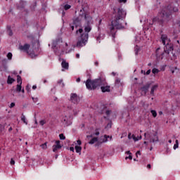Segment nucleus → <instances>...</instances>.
I'll return each mask as SVG.
<instances>
[{"label": "nucleus", "mask_w": 180, "mask_h": 180, "mask_svg": "<svg viewBox=\"0 0 180 180\" xmlns=\"http://www.w3.org/2000/svg\"><path fill=\"white\" fill-rule=\"evenodd\" d=\"M79 18H84L86 22L84 24V32L86 33L81 34L80 40L77 41V47H84V46H86V43H88V39L89 37L88 33L92 30L91 25H94V20L89 11H87L84 6H82L79 10Z\"/></svg>", "instance_id": "obj_1"}, {"label": "nucleus", "mask_w": 180, "mask_h": 180, "mask_svg": "<svg viewBox=\"0 0 180 180\" xmlns=\"http://www.w3.org/2000/svg\"><path fill=\"white\" fill-rule=\"evenodd\" d=\"M113 14L115 15L111 24L108 25V29L110 32V34L113 39L116 36V29H124L123 26V20L126 18V11L123 10L122 8H115L113 9Z\"/></svg>", "instance_id": "obj_2"}, {"label": "nucleus", "mask_w": 180, "mask_h": 180, "mask_svg": "<svg viewBox=\"0 0 180 180\" xmlns=\"http://www.w3.org/2000/svg\"><path fill=\"white\" fill-rule=\"evenodd\" d=\"M106 85V79L98 78L91 80V79H88L86 81V87L87 89L90 91L95 90L98 86H101V89L102 92H110V86H105Z\"/></svg>", "instance_id": "obj_3"}, {"label": "nucleus", "mask_w": 180, "mask_h": 180, "mask_svg": "<svg viewBox=\"0 0 180 180\" xmlns=\"http://www.w3.org/2000/svg\"><path fill=\"white\" fill-rule=\"evenodd\" d=\"M169 6L167 7H165V9L162 10L159 13L158 18H153L152 20V23L150 22L149 25H150V26H153V25H154V22H157V20L159 22L160 25H162V23H164V20L168 19V18L171 16V11H169Z\"/></svg>", "instance_id": "obj_4"}, {"label": "nucleus", "mask_w": 180, "mask_h": 180, "mask_svg": "<svg viewBox=\"0 0 180 180\" xmlns=\"http://www.w3.org/2000/svg\"><path fill=\"white\" fill-rule=\"evenodd\" d=\"M161 41L162 44L165 46V53H167V54H169V51H172V50H174V46H172V44H171V40L168 39V37L167 35L162 34Z\"/></svg>", "instance_id": "obj_5"}, {"label": "nucleus", "mask_w": 180, "mask_h": 180, "mask_svg": "<svg viewBox=\"0 0 180 180\" xmlns=\"http://www.w3.org/2000/svg\"><path fill=\"white\" fill-rule=\"evenodd\" d=\"M70 26L72 30H74L75 27L76 29H77L78 27H81L82 23L79 17H77L75 19H73L72 23H70Z\"/></svg>", "instance_id": "obj_6"}, {"label": "nucleus", "mask_w": 180, "mask_h": 180, "mask_svg": "<svg viewBox=\"0 0 180 180\" xmlns=\"http://www.w3.org/2000/svg\"><path fill=\"white\" fill-rule=\"evenodd\" d=\"M70 101L72 103H78L79 102V97L77 94H71L70 95Z\"/></svg>", "instance_id": "obj_7"}, {"label": "nucleus", "mask_w": 180, "mask_h": 180, "mask_svg": "<svg viewBox=\"0 0 180 180\" xmlns=\"http://www.w3.org/2000/svg\"><path fill=\"white\" fill-rule=\"evenodd\" d=\"M110 137V136H109V135H105L101 142L97 141V143L95 144V147H101V146H102V143H106L108 141V139H109Z\"/></svg>", "instance_id": "obj_8"}, {"label": "nucleus", "mask_w": 180, "mask_h": 180, "mask_svg": "<svg viewBox=\"0 0 180 180\" xmlns=\"http://www.w3.org/2000/svg\"><path fill=\"white\" fill-rule=\"evenodd\" d=\"M19 49L22 51H29V49H30V45L29 44H25L23 46L20 45L19 46Z\"/></svg>", "instance_id": "obj_9"}, {"label": "nucleus", "mask_w": 180, "mask_h": 180, "mask_svg": "<svg viewBox=\"0 0 180 180\" xmlns=\"http://www.w3.org/2000/svg\"><path fill=\"white\" fill-rule=\"evenodd\" d=\"M150 84H146L145 86L141 88L142 92H144L145 95L148 92V89H150Z\"/></svg>", "instance_id": "obj_10"}, {"label": "nucleus", "mask_w": 180, "mask_h": 180, "mask_svg": "<svg viewBox=\"0 0 180 180\" xmlns=\"http://www.w3.org/2000/svg\"><path fill=\"white\" fill-rule=\"evenodd\" d=\"M61 65H62V68H64V70H68V68H70V65L64 59H63V61L61 63Z\"/></svg>", "instance_id": "obj_11"}, {"label": "nucleus", "mask_w": 180, "mask_h": 180, "mask_svg": "<svg viewBox=\"0 0 180 180\" xmlns=\"http://www.w3.org/2000/svg\"><path fill=\"white\" fill-rule=\"evenodd\" d=\"M62 148L61 145H53V151L56 153L58 150H60Z\"/></svg>", "instance_id": "obj_12"}, {"label": "nucleus", "mask_w": 180, "mask_h": 180, "mask_svg": "<svg viewBox=\"0 0 180 180\" xmlns=\"http://www.w3.org/2000/svg\"><path fill=\"white\" fill-rule=\"evenodd\" d=\"M62 122L65 124L67 126H68V124H70V121L68 120V117L65 116L63 117Z\"/></svg>", "instance_id": "obj_13"}, {"label": "nucleus", "mask_w": 180, "mask_h": 180, "mask_svg": "<svg viewBox=\"0 0 180 180\" xmlns=\"http://www.w3.org/2000/svg\"><path fill=\"white\" fill-rule=\"evenodd\" d=\"M75 149L76 153L81 155V151L82 150V148L81 146H75Z\"/></svg>", "instance_id": "obj_14"}, {"label": "nucleus", "mask_w": 180, "mask_h": 180, "mask_svg": "<svg viewBox=\"0 0 180 180\" xmlns=\"http://www.w3.org/2000/svg\"><path fill=\"white\" fill-rule=\"evenodd\" d=\"M13 82H15V79L11 77V76L9 75L8 77L7 84H13Z\"/></svg>", "instance_id": "obj_15"}, {"label": "nucleus", "mask_w": 180, "mask_h": 180, "mask_svg": "<svg viewBox=\"0 0 180 180\" xmlns=\"http://www.w3.org/2000/svg\"><path fill=\"white\" fill-rule=\"evenodd\" d=\"M7 32L8 33V35L13 36V32H12L11 25L7 26Z\"/></svg>", "instance_id": "obj_16"}, {"label": "nucleus", "mask_w": 180, "mask_h": 180, "mask_svg": "<svg viewBox=\"0 0 180 180\" xmlns=\"http://www.w3.org/2000/svg\"><path fill=\"white\" fill-rule=\"evenodd\" d=\"M97 141L98 137H94L89 141V144H95V143H97Z\"/></svg>", "instance_id": "obj_17"}, {"label": "nucleus", "mask_w": 180, "mask_h": 180, "mask_svg": "<svg viewBox=\"0 0 180 180\" xmlns=\"http://www.w3.org/2000/svg\"><path fill=\"white\" fill-rule=\"evenodd\" d=\"M158 88V84H155L150 90V95H154V91Z\"/></svg>", "instance_id": "obj_18"}, {"label": "nucleus", "mask_w": 180, "mask_h": 180, "mask_svg": "<svg viewBox=\"0 0 180 180\" xmlns=\"http://www.w3.org/2000/svg\"><path fill=\"white\" fill-rule=\"evenodd\" d=\"M122 85V82H120V79L117 78L115 79V86H120Z\"/></svg>", "instance_id": "obj_19"}, {"label": "nucleus", "mask_w": 180, "mask_h": 180, "mask_svg": "<svg viewBox=\"0 0 180 180\" xmlns=\"http://www.w3.org/2000/svg\"><path fill=\"white\" fill-rule=\"evenodd\" d=\"M20 6H17L18 9H22V8H25V5H26V3H25L23 1H20Z\"/></svg>", "instance_id": "obj_20"}, {"label": "nucleus", "mask_w": 180, "mask_h": 180, "mask_svg": "<svg viewBox=\"0 0 180 180\" xmlns=\"http://www.w3.org/2000/svg\"><path fill=\"white\" fill-rule=\"evenodd\" d=\"M21 120L22 122H23V123H25V124H27V121H26V117L23 114H22L21 115Z\"/></svg>", "instance_id": "obj_21"}, {"label": "nucleus", "mask_w": 180, "mask_h": 180, "mask_svg": "<svg viewBox=\"0 0 180 180\" xmlns=\"http://www.w3.org/2000/svg\"><path fill=\"white\" fill-rule=\"evenodd\" d=\"M17 82L18 84L22 85V77H20V75H17Z\"/></svg>", "instance_id": "obj_22"}, {"label": "nucleus", "mask_w": 180, "mask_h": 180, "mask_svg": "<svg viewBox=\"0 0 180 180\" xmlns=\"http://www.w3.org/2000/svg\"><path fill=\"white\" fill-rule=\"evenodd\" d=\"M40 147H41V148L43 150H47V142H46V143H44L43 144H41Z\"/></svg>", "instance_id": "obj_23"}, {"label": "nucleus", "mask_w": 180, "mask_h": 180, "mask_svg": "<svg viewBox=\"0 0 180 180\" xmlns=\"http://www.w3.org/2000/svg\"><path fill=\"white\" fill-rule=\"evenodd\" d=\"M16 91L17 92H20V91H22V84H17Z\"/></svg>", "instance_id": "obj_24"}, {"label": "nucleus", "mask_w": 180, "mask_h": 180, "mask_svg": "<svg viewBox=\"0 0 180 180\" xmlns=\"http://www.w3.org/2000/svg\"><path fill=\"white\" fill-rule=\"evenodd\" d=\"M150 113H152L153 117H157V111H155V110H150Z\"/></svg>", "instance_id": "obj_25"}, {"label": "nucleus", "mask_w": 180, "mask_h": 180, "mask_svg": "<svg viewBox=\"0 0 180 180\" xmlns=\"http://www.w3.org/2000/svg\"><path fill=\"white\" fill-rule=\"evenodd\" d=\"M64 9H65V11H68V9H71V5H70V4H65V5L64 6Z\"/></svg>", "instance_id": "obj_26"}, {"label": "nucleus", "mask_w": 180, "mask_h": 180, "mask_svg": "<svg viewBox=\"0 0 180 180\" xmlns=\"http://www.w3.org/2000/svg\"><path fill=\"white\" fill-rule=\"evenodd\" d=\"M152 72H153V74H158L160 72V70L157 68H153L152 70Z\"/></svg>", "instance_id": "obj_27"}, {"label": "nucleus", "mask_w": 180, "mask_h": 180, "mask_svg": "<svg viewBox=\"0 0 180 180\" xmlns=\"http://www.w3.org/2000/svg\"><path fill=\"white\" fill-rule=\"evenodd\" d=\"M59 138H60V140H65V136H64V134H60Z\"/></svg>", "instance_id": "obj_28"}, {"label": "nucleus", "mask_w": 180, "mask_h": 180, "mask_svg": "<svg viewBox=\"0 0 180 180\" xmlns=\"http://www.w3.org/2000/svg\"><path fill=\"white\" fill-rule=\"evenodd\" d=\"M170 71H171L172 74H174L175 72V71H178V68H172L170 69Z\"/></svg>", "instance_id": "obj_29"}, {"label": "nucleus", "mask_w": 180, "mask_h": 180, "mask_svg": "<svg viewBox=\"0 0 180 180\" xmlns=\"http://www.w3.org/2000/svg\"><path fill=\"white\" fill-rule=\"evenodd\" d=\"M132 139H134V141H138V140H141V136L139 137V139H138L137 137H136V136H134V134H133Z\"/></svg>", "instance_id": "obj_30"}, {"label": "nucleus", "mask_w": 180, "mask_h": 180, "mask_svg": "<svg viewBox=\"0 0 180 180\" xmlns=\"http://www.w3.org/2000/svg\"><path fill=\"white\" fill-rule=\"evenodd\" d=\"M101 25H102V19L99 20V21H98V24L97 25L98 30H101Z\"/></svg>", "instance_id": "obj_31"}, {"label": "nucleus", "mask_w": 180, "mask_h": 180, "mask_svg": "<svg viewBox=\"0 0 180 180\" xmlns=\"http://www.w3.org/2000/svg\"><path fill=\"white\" fill-rule=\"evenodd\" d=\"M57 50L58 51H61V53H64V49L63 48V46H59V48H57Z\"/></svg>", "instance_id": "obj_32"}, {"label": "nucleus", "mask_w": 180, "mask_h": 180, "mask_svg": "<svg viewBox=\"0 0 180 180\" xmlns=\"http://www.w3.org/2000/svg\"><path fill=\"white\" fill-rule=\"evenodd\" d=\"M32 99L34 103H37V102H39L38 98L32 97Z\"/></svg>", "instance_id": "obj_33"}, {"label": "nucleus", "mask_w": 180, "mask_h": 180, "mask_svg": "<svg viewBox=\"0 0 180 180\" xmlns=\"http://www.w3.org/2000/svg\"><path fill=\"white\" fill-rule=\"evenodd\" d=\"M12 57H13L12 53L9 52V53L7 54V58H8L9 60H12Z\"/></svg>", "instance_id": "obj_34"}, {"label": "nucleus", "mask_w": 180, "mask_h": 180, "mask_svg": "<svg viewBox=\"0 0 180 180\" xmlns=\"http://www.w3.org/2000/svg\"><path fill=\"white\" fill-rule=\"evenodd\" d=\"M39 124H41V126H44V124H46V120H42L39 122Z\"/></svg>", "instance_id": "obj_35"}, {"label": "nucleus", "mask_w": 180, "mask_h": 180, "mask_svg": "<svg viewBox=\"0 0 180 180\" xmlns=\"http://www.w3.org/2000/svg\"><path fill=\"white\" fill-rule=\"evenodd\" d=\"M101 40H102V37H101V35H98V36L96 37V41H97L98 43H101Z\"/></svg>", "instance_id": "obj_36"}, {"label": "nucleus", "mask_w": 180, "mask_h": 180, "mask_svg": "<svg viewBox=\"0 0 180 180\" xmlns=\"http://www.w3.org/2000/svg\"><path fill=\"white\" fill-rule=\"evenodd\" d=\"M82 32H84V30L82 28H80L79 30H77L76 33H82Z\"/></svg>", "instance_id": "obj_37"}, {"label": "nucleus", "mask_w": 180, "mask_h": 180, "mask_svg": "<svg viewBox=\"0 0 180 180\" xmlns=\"http://www.w3.org/2000/svg\"><path fill=\"white\" fill-rule=\"evenodd\" d=\"M118 2L120 4H126L127 2V0H118Z\"/></svg>", "instance_id": "obj_38"}, {"label": "nucleus", "mask_w": 180, "mask_h": 180, "mask_svg": "<svg viewBox=\"0 0 180 180\" xmlns=\"http://www.w3.org/2000/svg\"><path fill=\"white\" fill-rule=\"evenodd\" d=\"M160 48H158V49H156V51H155V53H156V57H158V56H160V55L158 54V51H160Z\"/></svg>", "instance_id": "obj_39"}, {"label": "nucleus", "mask_w": 180, "mask_h": 180, "mask_svg": "<svg viewBox=\"0 0 180 180\" xmlns=\"http://www.w3.org/2000/svg\"><path fill=\"white\" fill-rule=\"evenodd\" d=\"M110 113H112V111H111V110H108L105 112V115H107V116H109V115H110Z\"/></svg>", "instance_id": "obj_40"}, {"label": "nucleus", "mask_w": 180, "mask_h": 180, "mask_svg": "<svg viewBox=\"0 0 180 180\" xmlns=\"http://www.w3.org/2000/svg\"><path fill=\"white\" fill-rule=\"evenodd\" d=\"M179 143H175L174 145V150H176V148H178V147H179Z\"/></svg>", "instance_id": "obj_41"}, {"label": "nucleus", "mask_w": 180, "mask_h": 180, "mask_svg": "<svg viewBox=\"0 0 180 180\" xmlns=\"http://www.w3.org/2000/svg\"><path fill=\"white\" fill-rule=\"evenodd\" d=\"M128 158L129 160H133V156H131V155H129V157L125 158V160H128Z\"/></svg>", "instance_id": "obj_42"}, {"label": "nucleus", "mask_w": 180, "mask_h": 180, "mask_svg": "<svg viewBox=\"0 0 180 180\" xmlns=\"http://www.w3.org/2000/svg\"><path fill=\"white\" fill-rule=\"evenodd\" d=\"M10 164L11 165H13L15 164V160H13V158H11Z\"/></svg>", "instance_id": "obj_43"}, {"label": "nucleus", "mask_w": 180, "mask_h": 180, "mask_svg": "<svg viewBox=\"0 0 180 180\" xmlns=\"http://www.w3.org/2000/svg\"><path fill=\"white\" fill-rule=\"evenodd\" d=\"M150 74H151V70H148L147 72H146V75H150Z\"/></svg>", "instance_id": "obj_44"}, {"label": "nucleus", "mask_w": 180, "mask_h": 180, "mask_svg": "<svg viewBox=\"0 0 180 180\" xmlns=\"http://www.w3.org/2000/svg\"><path fill=\"white\" fill-rule=\"evenodd\" d=\"M9 108H15V103H11L10 104Z\"/></svg>", "instance_id": "obj_45"}, {"label": "nucleus", "mask_w": 180, "mask_h": 180, "mask_svg": "<svg viewBox=\"0 0 180 180\" xmlns=\"http://www.w3.org/2000/svg\"><path fill=\"white\" fill-rule=\"evenodd\" d=\"M77 143L78 146H81V144H82V143L81 142V140H79V139L77 141Z\"/></svg>", "instance_id": "obj_46"}, {"label": "nucleus", "mask_w": 180, "mask_h": 180, "mask_svg": "<svg viewBox=\"0 0 180 180\" xmlns=\"http://www.w3.org/2000/svg\"><path fill=\"white\" fill-rule=\"evenodd\" d=\"M26 91H27V92H30V87H29V85H27V86H26Z\"/></svg>", "instance_id": "obj_47"}, {"label": "nucleus", "mask_w": 180, "mask_h": 180, "mask_svg": "<svg viewBox=\"0 0 180 180\" xmlns=\"http://www.w3.org/2000/svg\"><path fill=\"white\" fill-rule=\"evenodd\" d=\"M153 143H155V141H158V138L156 137V139H152Z\"/></svg>", "instance_id": "obj_48"}, {"label": "nucleus", "mask_w": 180, "mask_h": 180, "mask_svg": "<svg viewBox=\"0 0 180 180\" xmlns=\"http://www.w3.org/2000/svg\"><path fill=\"white\" fill-rule=\"evenodd\" d=\"M136 155H141V152H140L139 150H138L136 153Z\"/></svg>", "instance_id": "obj_49"}, {"label": "nucleus", "mask_w": 180, "mask_h": 180, "mask_svg": "<svg viewBox=\"0 0 180 180\" xmlns=\"http://www.w3.org/2000/svg\"><path fill=\"white\" fill-rule=\"evenodd\" d=\"M56 146H61V145L60 144V141H56Z\"/></svg>", "instance_id": "obj_50"}, {"label": "nucleus", "mask_w": 180, "mask_h": 180, "mask_svg": "<svg viewBox=\"0 0 180 180\" xmlns=\"http://www.w3.org/2000/svg\"><path fill=\"white\" fill-rule=\"evenodd\" d=\"M96 67H98V65H99V62L96 61L94 63Z\"/></svg>", "instance_id": "obj_51"}, {"label": "nucleus", "mask_w": 180, "mask_h": 180, "mask_svg": "<svg viewBox=\"0 0 180 180\" xmlns=\"http://www.w3.org/2000/svg\"><path fill=\"white\" fill-rule=\"evenodd\" d=\"M76 82H81V78L78 77V78L76 79Z\"/></svg>", "instance_id": "obj_52"}, {"label": "nucleus", "mask_w": 180, "mask_h": 180, "mask_svg": "<svg viewBox=\"0 0 180 180\" xmlns=\"http://www.w3.org/2000/svg\"><path fill=\"white\" fill-rule=\"evenodd\" d=\"M70 151H72V153H74V150H75V149H74V147H70Z\"/></svg>", "instance_id": "obj_53"}, {"label": "nucleus", "mask_w": 180, "mask_h": 180, "mask_svg": "<svg viewBox=\"0 0 180 180\" xmlns=\"http://www.w3.org/2000/svg\"><path fill=\"white\" fill-rule=\"evenodd\" d=\"M126 154H129V155H131V153H130V150L127 151Z\"/></svg>", "instance_id": "obj_54"}, {"label": "nucleus", "mask_w": 180, "mask_h": 180, "mask_svg": "<svg viewBox=\"0 0 180 180\" xmlns=\"http://www.w3.org/2000/svg\"><path fill=\"white\" fill-rule=\"evenodd\" d=\"M95 136H99V131H96V133H94Z\"/></svg>", "instance_id": "obj_55"}, {"label": "nucleus", "mask_w": 180, "mask_h": 180, "mask_svg": "<svg viewBox=\"0 0 180 180\" xmlns=\"http://www.w3.org/2000/svg\"><path fill=\"white\" fill-rule=\"evenodd\" d=\"M147 168H148V169H150L151 168V165L148 164V165H147Z\"/></svg>", "instance_id": "obj_56"}, {"label": "nucleus", "mask_w": 180, "mask_h": 180, "mask_svg": "<svg viewBox=\"0 0 180 180\" xmlns=\"http://www.w3.org/2000/svg\"><path fill=\"white\" fill-rule=\"evenodd\" d=\"M37 86L36 85L32 86V89H36Z\"/></svg>", "instance_id": "obj_57"}, {"label": "nucleus", "mask_w": 180, "mask_h": 180, "mask_svg": "<svg viewBox=\"0 0 180 180\" xmlns=\"http://www.w3.org/2000/svg\"><path fill=\"white\" fill-rule=\"evenodd\" d=\"M76 58H79V53L76 54Z\"/></svg>", "instance_id": "obj_58"}, {"label": "nucleus", "mask_w": 180, "mask_h": 180, "mask_svg": "<svg viewBox=\"0 0 180 180\" xmlns=\"http://www.w3.org/2000/svg\"><path fill=\"white\" fill-rule=\"evenodd\" d=\"M158 114L161 116V115H162V111H159Z\"/></svg>", "instance_id": "obj_59"}, {"label": "nucleus", "mask_w": 180, "mask_h": 180, "mask_svg": "<svg viewBox=\"0 0 180 180\" xmlns=\"http://www.w3.org/2000/svg\"><path fill=\"white\" fill-rule=\"evenodd\" d=\"M112 75H113V77H115L116 75V73H115V72H112Z\"/></svg>", "instance_id": "obj_60"}, {"label": "nucleus", "mask_w": 180, "mask_h": 180, "mask_svg": "<svg viewBox=\"0 0 180 180\" xmlns=\"http://www.w3.org/2000/svg\"><path fill=\"white\" fill-rule=\"evenodd\" d=\"M131 136V133H129V134H128V139H130V136Z\"/></svg>", "instance_id": "obj_61"}, {"label": "nucleus", "mask_w": 180, "mask_h": 180, "mask_svg": "<svg viewBox=\"0 0 180 180\" xmlns=\"http://www.w3.org/2000/svg\"><path fill=\"white\" fill-rule=\"evenodd\" d=\"M151 65H152L151 63H149L148 64V67H151Z\"/></svg>", "instance_id": "obj_62"}, {"label": "nucleus", "mask_w": 180, "mask_h": 180, "mask_svg": "<svg viewBox=\"0 0 180 180\" xmlns=\"http://www.w3.org/2000/svg\"><path fill=\"white\" fill-rule=\"evenodd\" d=\"M63 82V80H59L58 83L61 84Z\"/></svg>", "instance_id": "obj_63"}, {"label": "nucleus", "mask_w": 180, "mask_h": 180, "mask_svg": "<svg viewBox=\"0 0 180 180\" xmlns=\"http://www.w3.org/2000/svg\"><path fill=\"white\" fill-rule=\"evenodd\" d=\"M8 131H12V127H10V128L8 129Z\"/></svg>", "instance_id": "obj_64"}]
</instances>
